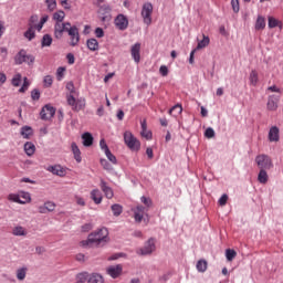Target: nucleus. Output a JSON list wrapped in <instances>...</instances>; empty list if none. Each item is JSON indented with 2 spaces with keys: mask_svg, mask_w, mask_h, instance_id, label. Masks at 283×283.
<instances>
[{
  "mask_svg": "<svg viewBox=\"0 0 283 283\" xmlns=\"http://www.w3.org/2000/svg\"><path fill=\"white\" fill-rule=\"evenodd\" d=\"M12 234L18 237L28 235V231H25V228L17 226L15 228H13Z\"/></svg>",
  "mask_w": 283,
  "mask_h": 283,
  "instance_id": "obj_35",
  "label": "nucleus"
},
{
  "mask_svg": "<svg viewBox=\"0 0 283 283\" xmlns=\"http://www.w3.org/2000/svg\"><path fill=\"white\" fill-rule=\"evenodd\" d=\"M52 83H54V78L52 77V75L44 76L43 78L44 87H52Z\"/></svg>",
  "mask_w": 283,
  "mask_h": 283,
  "instance_id": "obj_46",
  "label": "nucleus"
},
{
  "mask_svg": "<svg viewBox=\"0 0 283 283\" xmlns=\"http://www.w3.org/2000/svg\"><path fill=\"white\" fill-rule=\"evenodd\" d=\"M124 142L125 145H127V147L130 148L133 151H138V149H140V142L135 138L132 132L124 133Z\"/></svg>",
  "mask_w": 283,
  "mask_h": 283,
  "instance_id": "obj_5",
  "label": "nucleus"
},
{
  "mask_svg": "<svg viewBox=\"0 0 283 283\" xmlns=\"http://www.w3.org/2000/svg\"><path fill=\"white\" fill-rule=\"evenodd\" d=\"M36 21H39V15H31V18L29 20V28H31V25H33V28L36 29Z\"/></svg>",
  "mask_w": 283,
  "mask_h": 283,
  "instance_id": "obj_55",
  "label": "nucleus"
},
{
  "mask_svg": "<svg viewBox=\"0 0 283 283\" xmlns=\"http://www.w3.org/2000/svg\"><path fill=\"white\" fill-rule=\"evenodd\" d=\"M56 209V203L52 201H46L44 205L38 207L39 213H51Z\"/></svg>",
  "mask_w": 283,
  "mask_h": 283,
  "instance_id": "obj_13",
  "label": "nucleus"
},
{
  "mask_svg": "<svg viewBox=\"0 0 283 283\" xmlns=\"http://www.w3.org/2000/svg\"><path fill=\"white\" fill-rule=\"evenodd\" d=\"M143 136L146 140H151V138H153V134L150 130H147L145 123L143 124Z\"/></svg>",
  "mask_w": 283,
  "mask_h": 283,
  "instance_id": "obj_49",
  "label": "nucleus"
},
{
  "mask_svg": "<svg viewBox=\"0 0 283 283\" xmlns=\"http://www.w3.org/2000/svg\"><path fill=\"white\" fill-rule=\"evenodd\" d=\"M99 147L103 149V151L106 154L107 150H109V147H107V143H105V139H101Z\"/></svg>",
  "mask_w": 283,
  "mask_h": 283,
  "instance_id": "obj_61",
  "label": "nucleus"
},
{
  "mask_svg": "<svg viewBox=\"0 0 283 283\" xmlns=\"http://www.w3.org/2000/svg\"><path fill=\"white\" fill-rule=\"evenodd\" d=\"M31 98H32V101H39L41 98V92H39V90L34 88L31 92Z\"/></svg>",
  "mask_w": 283,
  "mask_h": 283,
  "instance_id": "obj_53",
  "label": "nucleus"
},
{
  "mask_svg": "<svg viewBox=\"0 0 283 283\" xmlns=\"http://www.w3.org/2000/svg\"><path fill=\"white\" fill-rule=\"evenodd\" d=\"M66 90L70 92V94L66 95V103L72 107L73 112H81V109H85V99H76V97H74V94H76L74 82H69L66 84Z\"/></svg>",
  "mask_w": 283,
  "mask_h": 283,
  "instance_id": "obj_2",
  "label": "nucleus"
},
{
  "mask_svg": "<svg viewBox=\"0 0 283 283\" xmlns=\"http://www.w3.org/2000/svg\"><path fill=\"white\" fill-rule=\"evenodd\" d=\"M52 45V35L44 34L42 38V48H50Z\"/></svg>",
  "mask_w": 283,
  "mask_h": 283,
  "instance_id": "obj_41",
  "label": "nucleus"
},
{
  "mask_svg": "<svg viewBox=\"0 0 283 283\" xmlns=\"http://www.w3.org/2000/svg\"><path fill=\"white\" fill-rule=\"evenodd\" d=\"M112 211H113V214L118 217L120 216V213H123V206L118 205V203H115L111 207Z\"/></svg>",
  "mask_w": 283,
  "mask_h": 283,
  "instance_id": "obj_43",
  "label": "nucleus"
},
{
  "mask_svg": "<svg viewBox=\"0 0 283 283\" xmlns=\"http://www.w3.org/2000/svg\"><path fill=\"white\" fill-rule=\"evenodd\" d=\"M211 43V40L208 35L202 34V40L198 42L195 50H203V48H207Z\"/></svg>",
  "mask_w": 283,
  "mask_h": 283,
  "instance_id": "obj_24",
  "label": "nucleus"
},
{
  "mask_svg": "<svg viewBox=\"0 0 283 283\" xmlns=\"http://www.w3.org/2000/svg\"><path fill=\"white\" fill-rule=\"evenodd\" d=\"M45 3L50 12H54V10H56V0H45Z\"/></svg>",
  "mask_w": 283,
  "mask_h": 283,
  "instance_id": "obj_48",
  "label": "nucleus"
},
{
  "mask_svg": "<svg viewBox=\"0 0 283 283\" xmlns=\"http://www.w3.org/2000/svg\"><path fill=\"white\" fill-rule=\"evenodd\" d=\"M105 156L107 157V159L113 163V165H116L117 160H116V156H114V154H112L111 150H106L105 151Z\"/></svg>",
  "mask_w": 283,
  "mask_h": 283,
  "instance_id": "obj_52",
  "label": "nucleus"
},
{
  "mask_svg": "<svg viewBox=\"0 0 283 283\" xmlns=\"http://www.w3.org/2000/svg\"><path fill=\"white\" fill-rule=\"evenodd\" d=\"M75 202L76 205H80V207H85V199L80 196H75Z\"/></svg>",
  "mask_w": 283,
  "mask_h": 283,
  "instance_id": "obj_60",
  "label": "nucleus"
},
{
  "mask_svg": "<svg viewBox=\"0 0 283 283\" xmlns=\"http://www.w3.org/2000/svg\"><path fill=\"white\" fill-rule=\"evenodd\" d=\"M6 33V22L0 20V39Z\"/></svg>",
  "mask_w": 283,
  "mask_h": 283,
  "instance_id": "obj_63",
  "label": "nucleus"
},
{
  "mask_svg": "<svg viewBox=\"0 0 283 283\" xmlns=\"http://www.w3.org/2000/svg\"><path fill=\"white\" fill-rule=\"evenodd\" d=\"M197 270L199 273H205L207 271V261L206 260H199L197 262Z\"/></svg>",
  "mask_w": 283,
  "mask_h": 283,
  "instance_id": "obj_42",
  "label": "nucleus"
},
{
  "mask_svg": "<svg viewBox=\"0 0 283 283\" xmlns=\"http://www.w3.org/2000/svg\"><path fill=\"white\" fill-rule=\"evenodd\" d=\"M86 45L91 52H96L98 50V40L97 39H88Z\"/></svg>",
  "mask_w": 283,
  "mask_h": 283,
  "instance_id": "obj_29",
  "label": "nucleus"
},
{
  "mask_svg": "<svg viewBox=\"0 0 283 283\" xmlns=\"http://www.w3.org/2000/svg\"><path fill=\"white\" fill-rule=\"evenodd\" d=\"M20 198H22L20 205H28L29 202H32V197L30 196V192H20Z\"/></svg>",
  "mask_w": 283,
  "mask_h": 283,
  "instance_id": "obj_33",
  "label": "nucleus"
},
{
  "mask_svg": "<svg viewBox=\"0 0 283 283\" xmlns=\"http://www.w3.org/2000/svg\"><path fill=\"white\" fill-rule=\"evenodd\" d=\"M258 180L261 185H266V182H269V174H266V170H260Z\"/></svg>",
  "mask_w": 283,
  "mask_h": 283,
  "instance_id": "obj_31",
  "label": "nucleus"
},
{
  "mask_svg": "<svg viewBox=\"0 0 283 283\" xmlns=\"http://www.w3.org/2000/svg\"><path fill=\"white\" fill-rule=\"evenodd\" d=\"M24 151L27 156H34V153L36 151V146H34L32 142H27L24 144Z\"/></svg>",
  "mask_w": 283,
  "mask_h": 283,
  "instance_id": "obj_25",
  "label": "nucleus"
},
{
  "mask_svg": "<svg viewBox=\"0 0 283 283\" xmlns=\"http://www.w3.org/2000/svg\"><path fill=\"white\" fill-rule=\"evenodd\" d=\"M49 171H51V174H54V176H60L61 178L65 176V168H63V166L61 165L51 166L49 168Z\"/></svg>",
  "mask_w": 283,
  "mask_h": 283,
  "instance_id": "obj_17",
  "label": "nucleus"
},
{
  "mask_svg": "<svg viewBox=\"0 0 283 283\" xmlns=\"http://www.w3.org/2000/svg\"><path fill=\"white\" fill-rule=\"evenodd\" d=\"M115 25L117 30H127V28L129 27V20L124 14H118L115 18Z\"/></svg>",
  "mask_w": 283,
  "mask_h": 283,
  "instance_id": "obj_11",
  "label": "nucleus"
},
{
  "mask_svg": "<svg viewBox=\"0 0 283 283\" xmlns=\"http://www.w3.org/2000/svg\"><path fill=\"white\" fill-rule=\"evenodd\" d=\"M109 242V231L101 228L88 234L87 240L81 242L82 247L93 249L94 247H105Z\"/></svg>",
  "mask_w": 283,
  "mask_h": 283,
  "instance_id": "obj_1",
  "label": "nucleus"
},
{
  "mask_svg": "<svg viewBox=\"0 0 283 283\" xmlns=\"http://www.w3.org/2000/svg\"><path fill=\"white\" fill-rule=\"evenodd\" d=\"M33 132H32V127L30 126H23L21 128V136H23V138H30V136H32Z\"/></svg>",
  "mask_w": 283,
  "mask_h": 283,
  "instance_id": "obj_38",
  "label": "nucleus"
},
{
  "mask_svg": "<svg viewBox=\"0 0 283 283\" xmlns=\"http://www.w3.org/2000/svg\"><path fill=\"white\" fill-rule=\"evenodd\" d=\"M53 19L56 21V23H63V20L65 19V12L63 10L56 11L53 14Z\"/></svg>",
  "mask_w": 283,
  "mask_h": 283,
  "instance_id": "obj_36",
  "label": "nucleus"
},
{
  "mask_svg": "<svg viewBox=\"0 0 283 283\" xmlns=\"http://www.w3.org/2000/svg\"><path fill=\"white\" fill-rule=\"evenodd\" d=\"M255 163L260 170L273 169V160H271V157H269V155L256 156Z\"/></svg>",
  "mask_w": 283,
  "mask_h": 283,
  "instance_id": "obj_4",
  "label": "nucleus"
},
{
  "mask_svg": "<svg viewBox=\"0 0 283 283\" xmlns=\"http://www.w3.org/2000/svg\"><path fill=\"white\" fill-rule=\"evenodd\" d=\"M101 189L108 200H112V198H114V190H112V188L107 186V182H105L104 180L101 181Z\"/></svg>",
  "mask_w": 283,
  "mask_h": 283,
  "instance_id": "obj_16",
  "label": "nucleus"
},
{
  "mask_svg": "<svg viewBox=\"0 0 283 283\" xmlns=\"http://www.w3.org/2000/svg\"><path fill=\"white\" fill-rule=\"evenodd\" d=\"M30 87V82L28 81V77L23 78V85L19 90L20 94H24V92H28V88Z\"/></svg>",
  "mask_w": 283,
  "mask_h": 283,
  "instance_id": "obj_50",
  "label": "nucleus"
},
{
  "mask_svg": "<svg viewBox=\"0 0 283 283\" xmlns=\"http://www.w3.org/2000/svg\"><path fill=\"white\" fill-rule=\"evenodd\" d=\"M269 140L270 143H277L280 140V128L276 126L270 128Z\"/></svg>",
  "mask_w": 283,
  "mask_h": 283,
  "instance_id": "obj_15",
  "label": "nucleus"
},
{
  "mask_svg": "<svg viewBox=\"0 0 283 283\" xmlns=\"http://www.w3.org/2000/svg\"><path fill=\"white\" fill-rule=\"evenodd\" d=\"M66 59H67L69 65H74V62H75L74 54L67 53Z\"/></svg>",
  "mask_w": 283,
  "mask_h": 283,
  "instance_id": "obj_62",
  "label": "nucleus"
},
{
  "mask_svg": "<svg viewBox=\"0 0 283 283\" xmlns=\"http://www.w3.org/2000/svg\"><path fill=\"white\" fill-rule=\"evenodd\" d=\"M106 273L111 275V277L116 280V277H118L120 273H123V265H111L106 269Z\"/></svg>",
  "mask_w": 283,
  "mask_h": 283,
  "instance_id": "obj_12",
  "label": "nucleus"
},
{
  "mask_svg": "<svg viewBox=\"0 0 283 283\" xmlns=\"http://www.w3.org/2000/svg\"><path fill=\"white\" fill-rule=\"evenodd\" d=\"M132 212L134 213V219L136 222H142L143 221V207L137 206L135 208H132Z\"/></svg>",
  "mask_w": 283,
  "mask_h": 283,
  "instance_id": "obj_21",
  "label": "nucleus"
},
{
  "mask_svg": "<svg viewBox=\"0 0 283 283\" xmlns=\"http://www.w3.org/2000/svg\"><path fill=\"white\" fill-rule=\"evenodd\" d=\"M101 165L107 171L112 170V165H109V163L106 159H101Z\"/></svg>",
  "mask_w": 283,
  "mask_h": 283,
  "instance_id": "obj_57",
  "label": "nucleus"
},
{
  "mask_svg": "<svg viewBox=\"0 0 283 283\" xmlns=\"http://www.w3.org/2000/svg\"><path fill=\"white\" fill-rule=\"evenodd\" d=\"M56 114V108L54 106H51L50 104H46L43 106V108L40 112V117L42 120H50Z\"/></svg>",
  "mask_w": 283,
  "mask_h": 283,
  "instance_id": "obj_9",
  "label": "nucleus"
},
{
  "mask_svg": "<svg viewBox=\"0 0 283 283\" xmlns=\"http://www.w3.org/2000/svg\"><path fill=\"white\" fill-rule=\"evenodd\" d=\"M82 140L84 147H92V145H94V137L90 133H84L82 135Z\"/></svg>",
  "mask_w": 283,
  "mask_h": 283,
  "instance_id": "obj_20",
  "label": "nucleus"
},
{
  "mask_svg": "<svg viewBox=\"0 0 283 283\" xmlns=\"http://www.w3.org/2000/svg\"><path fill=\"white\" fill-rule=\"evenodd\" d=\"M159 74H161L163 76H168L169 74V69L167 67V65H161L159 67Z\"/></svg>",
  "mask_w": 283,
  "mask_h": 283,
  "instance_id": "obj_56",
  "label": "nucleus"
},
{
  "mask_svg": "<svg viewBox=\"0 0 283 283\" xmlns=\"http://www.w3.org/2000/svg\"><path fill=\"white\" fill-rule=\"evenodd\" d=\"M34 25L29 27V29L24 32V38L28 39V41H32L34 36H36V33H34Z\"/></svg>",
  "mask_w": 283,
  "mask_h": 283,
  "instance_id": "obj_34",
  "label": "nucleus"
},
{
  "mask_svg": "<svg viewBox=\"0 0 283 283\" xmlns=\"http://www.w3.org/2000/svg\"><path fill=\"white\" fill-rule=\"evenodd\" d=\"M130 52L135 63H140V43L135 44Z\"/></svg>",
  "mask_w": 283,
  "mask_h": 283,
  "instance_id": "obj_18",
  "label": "nucleus"
},
{
  "mask_svg": "<svg viewBox=\"0 0 283 283\" xmlns=\"http://www.w3.org/2000/svg\"><path fill=\"white\" fill-rule=\"evenodd\" d=\"M70 22H56L54 25V36L55 39H63V32H67L70 29Z\"/></svg>",
  "mask_w": 283,
  "mask_h": 283,
  "instance_id": "obj_8",
  "label": "nucleus"
},
{
  "mask_svg": "<svg viewBox=\"0 0 283 283\" xmlns=\"http://www.w3.org/2000/svg\"><path fill=\"white\" fill-rule=\"evenodd\" d=\"M279 103H280V95H270L268 99V109L270 112H275V109H277Z\"/></svg>",
  "mask_w": 283,
  "mask_h": 283,
  "instance_id": "obj_14",
  "label": "nucleus"
},
{
  "mask_svg": "<svg viewBox=\"0 0 283 283\" xmlns=\"http://www.w3.org/2000/svg\"><path fill=\"white\" fill-rule=\"evenodd\" d=\"M21 78H22V76L20 73L15 74L12 77L11 83H12L13 87H19V85H21Z\"/></svg>",
  "mask_w": 283,
  "mask_h": 283,
  "instance_id": "obj_45",
  "label": "nucleus"
},
{
  "mask_svg": "<svg viewBox=\"0 0 283 283\" xmlns=\"http://www.w3.org/2000/svg\"><path fill=\"white\" fill-rule=\"evenodd\" d=\"M171 116H180L182 114V105L177 104L169 109Z\"/></svg>",
  "mask_w": 283,
  "mask_h": 283,
  "instance_id": "obj_32",
  "label": "nucleus"
},
{
  "mask_svg": "<svg viewBox=\"0 0 283 283\" xmlns=\"http://www.w3.org/2000/svg\"><path fill=\"white\" fill-rule=\"evenodd\" d=\"M66 32L70 36V45L72 48H76V45H78L81 41V34L78 33V28L76 25L72 27L71 24Z\"/></svg>",
  "mask_w": 283,
  "mask_h": 283,
  "instance_id": "obj_6",
  "label": "nucleus"
},
{
  "mask_svg": "<svg viewBox=\"0 0 283 283\" xmlns=\"http://www.w3.org/2000/svg\"><path fill=\"white\" fill-rule=\"evenodd\" d=\"M237 255H238V252H235V250H231V249L226 250V258L228 262H233Z\"/></svg>",
  "mask_w": 283,
  "mask_h": 283,
  "instance_id": "obj_39",
  "label": "nucleus"
},
{
  "mask_svg": "<svg viewBox=\"0 0 283 283\" xmlns=\"http://www.w3.org/2000/svg\"><path fill=\"white\" fill-rule=\"evenodd\" d=\"M227 200H229V196L222 195L221 198L219 199L220 207H224L227 205Z\"/></svg>",
  "mask_w": 283,
  "mask_h": 283,
  "instance_id": "obj_58",
  "label": "nucleus"
},
{
  "mask_svg": "<svg viewBox=\"0 0 283 283\" xmlns=\"http://www.w3.org/2000/svg\"><path fill=\"white\" fill-rule=\"evenodd\" d=\"M8 200H10V202H17L18 205H21V197H20V195L10 193L8 196Z\"/></svg>",
  "mask_w": 283,
  "mask_h": 283,
  "instance_id": "obj_47",
  "label": "nucleus"
},
{
  "mask_svg": "<svg viewBox=\"0 0 283 283\" xmlns=\"http://www.w3.org/2000/svg\"><path fill=\"white\" fill-rule=\"evenodd\" d=\"M48 19H50V17H48V15H43L41 18V21L35 25V30H38V32H41V30H43V25H45V23H48Z\"/></svg>",
  "mask_w": 283,
  "mask_h": 283,
  "instance_id": "obj_44",
  "label": "nucleus"
},
{
  "mask_svg": "<svg viewBox=\"0 0 283 283\" xmlns=\"http://www.w3.org/2000/svg\"><path fill=\"white\" fill-rule=\"evenodd\" d=\"M144 24L151 25V14H154V6L149 2L143 6Z\"/></svg>",
  "mask_w": 283,
  "mask_h": 283,
  "instance_id": "obj_7",
  "label": "nucleus"
},
{
  "mask_svg": "<svg viewBox=\"0 0 283 283\" xmlns=\"http://www.w3.org/2000/svg\"><path fill=\"white\" fill-rule=\"evenodd\" d=\"M35 61L34 55L28 54L25 50H20L18 54L14 56L15 65H23V63H28V65H32Z\"/></svg>",
  "mask_w": 283,
  "mask_h": 283,
  "instance_id": "obj_3",
  "label": "nucleus"
},
{
  "mask_svg": "<svg viewBox=\"0 0 283 283\" xmlns=\"http://www.w3.org/2000/svg\"><path fill=\"white\" fill-rule=\"evenodd\" d=\"M91 198L95 202V205H101L103 202V193L101 190L94 189L91 191Z\"/></svg>",
  "mask_w": 283,
  "mask_h": 283,
  "instance_id": "obj_19",
  "label": "nucleus"
},
{
  "mask_svg": "<svg viewBox=\"0 0 283 283\" xmlns=\"http://www.w3.org/2000/svg\"><path fill=\"white\" fill-rule=\"evenodd\" d=\"M205 136H206V138H213L216 136V130H213V128L209 127L206 129Z\"/></svg>",
  "mask_w": 283,
  "mask_h": 283,
  "instance_id": "obj_54",
  "label": "nucleus"
},
{
  "mask_svg": "<svg viewBox=\"0 0 283 283\" xmlns=\"http://www.w3.org/2000/svg\"><path fill=\"white\" fill-rule=\"evenodd\" d=\"M249 81H250V85H252L253 87L258 86V83L260 82V77H259L258 71L252 70L250 72Z\"/></svg>",
  "mask_w": 283,
  "mask_h": 283,
  "instance_id": "obj_23",
  "label": "nucleus"
},
{
  "mask_svg": "<svg viewBox=\"0 0 283 283\" xmlns=\"http://www.w3.org/2000/svg\"><path fill=\"white\" fill-rule=\"evenodd\" d=\"M75 283H90V274L86 272L78 273L75 277Z\"/></svg>",
  "mask_w": 283,
  "mask_h": 283,
  "instance_id": "obj_27",
  "label": "nucleus"
},
{
  "mask_svg": "<svg viewBox=\"0 0 283 283\" xmlns=\"http://www.w3.org/2000/svg\"><path fill=\"white\" fill-rule=\"evenodd\" d=\"M95 35L97 36V39H103L105 36V32L102 28H97L95 29Z\"/></svg>",
  "mask_w": 283,
  "mask_h": 283,
  "instance_id": "obj_59",
  "label": "nucleus"
},
{
  "mask_svg": "<svg viewBox=\"0 0 283 283\" xmlns=\"http://www.w3.org/2000/svg\"><path fill=\"white\" fill-rule=\"evenodd\" d=\"M71 149H72V153L74 154V158H75L76 163H81V160H82L81 149H78V146L76 145V143L73 142L71 144Z\"/></svg>",
  "mask_w": 283,
  "mask_h": 283,
  "instance_id": "obj_26",
  "label": "nucleus"
},
{
  "mask_svg": "<svg viewBox=\"0 0 283 283\" xmlns=\"http://www.w3.org/2000/svg\"><path fill=\"white\" fill-rule=\"evenodd\" d=\"M266 28V20L264 17L259 15L255 22V30H264Z\"/></svg>",
  "mask_w": 283,
  "mask_h": 283,
  "instance_id": "obj_30",
  "label": "nucleus"
},
{
  "mask_svg": "<svg viewBox=\"0 0 283 283\" xmlns=\"http://www.w3.org/2000/svg\"><path fill=\"white\" fill-rule=\"evenodd\" d=\"M66 67L65 66H60L56 70V80L57 81H63V78H65V72H66Z\"/></svg>",
  "mask_w": 283,
  "mask_h": 283,
  "instance_id": "obj_40",
  "label": "nucleus"
},
{
  "mask_svg": "<svg viewBox=\"0 0 283 283\" xmlns=\"http://www.w3.org/2000/svg\"><path fill=\"white\" fill-rule=\"evenodd\" d=\"M268 25L270 29L280 28V30H282V22H280L277 19L273 17L268 18Z\"/></svg>",
  "mask_w": 283,
  "mask_h": 283,
  "instance_id": "obj_28",
  "label": "nucleus"
},
{
  "mask_svg": "<svg viewBox=\"0 0 283 283\" xmlns=\"http://www.w3.org/2000/svg\"><path fill=\"white\" fill-rule=\"evenodd\" d=\"M231 7L233 12L238 14V12H240V0H231Z\"/></svg>",
  "mask_w": 283,
  "mask_h": 283,
  "instance_id": "obj_51",
  "label": "nucleus"
},
{
  "mask_svg": "<svg viewBox=\"0 0 283 283\" xmlns=\"http://www.w3.org/2000/svg\"><path fill=\"white\" fill-rule=\"evenodd\" d=\"M154 251H156V239L150 238L144 244L143 255H151Z\"/></svg>",
  "mask_w": 283,
  "mask_h": 283,
  "instance_id": "obj_10",
  "label": "nucleus"
},
{
  "mask_svg": "<svg viewBox=\"0 0 283 283\" xmlns=\"http://www.w3.org/2000/svg\"><path fill=\"white\" fill-rule=\"evenodd\" d=\"M144 205L147 207V209H151V199L149 198H145L144 197V200H143Z\"/></svg>",
  "mask_w": 283,
  "mask_h": 283,
  "instance_id": "obj_64",
  "label": "nucleus"
},
{
  "mask_svg": "<svg viewBox=\"0 0 283 283\" xmlns=\"http://www.w3.org/2000/svg\"><path fill=\"white\" fill-rule=\"evenodd\" d=\"M25 275H28V268L17 270V279L20 280V282H23V280H25Z\"/></svg>",
  "mask_w": 283,
  "mask_h": 283,
  "instance_id": "obj_37",
  "label": "nucleus"
},
{
  "mask_svg": "<svg viewBox=\"0 0 283 283\" xmlns=\"http://www.w3.org/2000/svg\"><path fill=\"white\" fill-rule=\"evenodd\" d=\"M88 283H105V279L98 273H92L88 274Z\"/></svg>",
  "mask_w": 283,
  "mask_h": 283,
  "instance_id": "obj_22",
  "label": "nucleus"
}]
</instances>
